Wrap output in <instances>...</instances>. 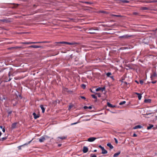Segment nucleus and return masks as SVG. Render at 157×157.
I'll list each match as a JSON object with an SVG mask.
<instances>
[{"label":"nucleus","mask_w":157,"mask_h":157,"mask_svg":"<svg viewBox=\"0 0 157 157\" xmlns=\"http://www.w3.org/2000/svg\"><path fill=\"white\" fill-rule=\"evenodd\" d=\"M48 138V137L47 136H42V137H41V138L39 139V141L40 142H43L46 139H47Z\"/></svg>","instance_id":"obj_1"},{"label":"nucleus","mask_w":157,"mask_h":157,"mask_svg":"<svg viewBox=\"0 0 157 157\" xmlns=\"http://www.w3.org/2000/svg\"><path fill=\"white\" fill-rule=\"evenodd\" d=\"M157 76V74L155 72H153L151 76V80H152L154 79Z\"/></svg>","instance_id":"obj_2"},{"label":"nucleus","mask_w":157,"mask_h":157,"mask_svg":"<svg viewBox=\"0 0 157 157\" xmlns=\"http://www.w3.org/2000/svg\"><path fill=\"white\" fill-rule=\"evenodd\" d=\"M97 139V138L94 137H91L90 138H89L87 141L90 142H93L95 140Z\"/></svg>","instance_id":"obj_3"},{"label":"nucleus","mask_w":157,"mask_h":157,"mask_svg":"<svg viewBox=\"0 0 157 157\" xmlns=\"http://www.w3.org/2000/svg\"><path fill=\"white\" fill-rule=\"evenodd\" d=\"M33 140V139L32 140H31V141L29 142L28 143H26V144H25L19 146L18 147V149L21 150V147H23V146H24L25 145H27L28 144H29L31 142V141Z\"/></svg>","instance_id":"obj_4"},{"label":"nucleus","mask_w":157,"mask_h":157,"mask_svg":"<svg viewBox=\"0 0 157 157\" xmlns=\"http://www.w3.org/2000/svg\"><path fill=\"white\" fill-rule=\"evenodd\" d=\"M42 42H23L22 43L26 44H35L38 43H41Z\"/></svg>","instance_id":"obj_5"},{"label":"nucleus","mask_w":157,"mask_h":157,"mask_svg":"<svg viewBox=\"0 0 157 157\" xmlns=\"http://www.w3.org/2000/svg\"><path fill=\"white\" fill-rule=\"evenodd\" d=\"M66 137L64 136H62L61 137H58L56 138V140L57 141H60V140H59V139H61L62 140H63L64 139H66Z\"/></svg>","instance_id":"obj_6"},{"label":"nucleus","mask_w":157,"mask_h":157,"mask_svg":"<svg viewBox=\"0 0 157 157\" xmlns=\"http://www.w3.org/2000/svg\"><path fill=\"white\" fill-rule=\"evenodd\" d=\"M57 44H70V45H72L74 44L73 43H71L69 42H57Z\"/></svg>","instance_id":"obj_7"},{"label":"nucleus","mask_w":157,"mask_h":157,"mask_svg":"<svg viewBox=\"0 0 157 157\" xmlns=\"http://www.w3.org/2000/svg\"><path fill=\"white\" fill-rule=\"evenodd\" d=\"M101 153L103 154H106L107 153V151L105 150L103 147L101 149Z\"/></svg>","instance_id":"obj_8"},{"label":"nucleus","mask_w":157,"mask_h":157,"mask_svg":"<svg viewBox=\"0 0 157 157\" xmlns=\"http://www.w3.org/2000/svg\"><path fill=\"white\" fill-rule=\"evenodd\" d=\"M88 151V148L86 147H83V151L84 153L87 152Z\"/></svg>","instance_id":"obj_9"},{"label":"nucleus","mask_w":157,"mask_h":157,"mask_svg":"<svg viewBox=\"0 0 157 157\" xmlns=\"http://www.w3.org/2000/svg\"><path fill=\"white\" fill-rule=\"evenodd\" d=\"M142 128V127L141 125H138L136 126H135L133 128V129H137L138 128Z\"/></svg>","instance_id":"obj_10"},{"label":"nucleus","mask_w":157,"mask_h":157,"mask_svg":"<svg viewBox=\"0 0 157 157\" xmlns=\"http://www.w3.org/2000/svg\"><path fill=\"white\" fill-rule=\"evenodd\" d=\"M107 145L108 147H109V148L111 149H113V147L110 143H108Z\"/></svg>","instance_id":"obj_11"},{"label":"nucleus","mask_w":157,"mask_h":157,"mask_svg":"<svg viewBox=\"0 0 157 157\" xmlns=\"http://www.w3.org/2000/svg\"><path fill=\"white\" fill-rule=\"evenodd\" d=\"M30 48H40V46H37V45H31L29 47Z\"/></svg>","instance_id":"obj_12"},{"label":"nucleus","mask_w":157,"mask_h":157,"mask_svg":"<svg viewBox=\"0 0 157 157\" xmlns=\"http://www.w3.org/2000/svg\"><path fill=\"white\" fill-rule=\"evenodd\" d=\"M121 153V151H119L118 152L115 153L113 155V157H116L117 156Z\"/></svg>","instance_id":"obj_13"},{"label":"nucleus","mask_w":157,"mask_h":157,"mask_svg":"<svg viewBox=\"0 0 157 157\" xmlns=\"http://www.w3.org/2000/svg\"><path fill=\"white\" fill-rule=\"evenodd\" d=\"M135 94L137 95H138V99L139 100H140L142 98L141 94L137 93H136Z\"/></svg>","instance_id":"obj_14"},{"label":"nucleus","mask_w":157,"mask_h":157,"mask_svg":"<svg viewBox=\"0 0 157 157\" xmlns=\"http://www.w3.org/2000/svg\"><path fill=\"white\" fill-rule=\"evenodd\" d=\"M107 105L110 107L113 108L115 107V105H113L111 104L109 102H107Z\"/></svg>","instance_id":"obj_15"},{"label":"nucleus","mask_w":157,"mask_h":157,"mask_svg":"<svg viewBox=\"0 0 157 157\" xmlns=\"http://www.w3.org/2000/svg\"><path fill=\"white\" fill-rule=\"evenodd\" d=\"M40 107L41 108V109L42 110V112L43 113H44L45 111V109L44 107L42 105H40Z\"/></svg>","instance_id":"obj_16"},{"label":"nucleus","mask_w":157,"mask_h":157,"mask_svg":"<svg viewBox=\"0 0 157 157\" xmlns=\"http://www.w3.org/2000/svg\"><path fill=\"white\" fill-rule=\"evenodd\" d=\"M151 100L150 99H145L144 101V102L146 103H149L151 102Z\"/></svg>","instance_id":"obj_17"},{"label":"nucleus","mask_w":157,"mask_h":157,"mask_svg":"<svg viewBox=\"0 0 157 157\" xmlns=\"http://www.w3.org/2000/svg\"><path fill=\"white\" fill-rule=\"evenodd\" d=\"M33 115L34 116V118L35 119H36L39 117V116L38 115H36V114L35 113H33Z\"/></svg>","instance_id":"obj_18"},{"label":"nucleus","mask_w":157,"mask_h":157,"mask_svg":"<svg viewBox=\"0 0 157 157\" xmlns=\"http://www.w3.org/2000/svg\"><path fill=\"white\" fill-rule=\"evenodd\" d=\"M101 90H102V91H103L104 90V89L102 88L99 87L96 89V91H98Z\"/></svg>","instance_id":"obj_19"},{"label":"nucleus","mask_w":157,"mask_h":157,"mask_svg":"<svg viewBox=\"0 0 157 157\" xmlns=\"http://www.w3.org/2000/svg\"><path fill=\"white\" fill-rule=\"evenodd\" d=\"M16 123L13 124L11 126L12 128H15L16 127Z\"/></svg>","instance_id":"obj_20"},{"label":"nucleus","mask_w":157,"mask_h":157,"mask_svg":"<svg viewBox=\"0 0 157 157\" xmlns=\"http://www.w3.org/2000/svg\"><path fill=\"white\" fill-rule=\"evenodd\" d=\"M126 103V101H122L120 102L119 104L120 105H122L125 104Z\"/></svg>","instance_id":"obj_21"},{"label":"nucleus","mask_w":157,"mask_h":157,"mask_svg":"<svg viewBox=\"0 0 157 157\" xmlns=\"http://www.w3.org/2000/svg\"><path fill=\"white\" fill-rule=\"evenodd\" d=\"M153 125L152 124H151L150 126L147 127V129L149 130L151 129L152 127H153Z\"/></svg>","instance_id":"obj_22"},{"label":"nucleus","mask_w":157,"mask_h":157,"mask_svg":"<svg viewBox=\"0 0 157 157\" xmlns=\"http://www.w3.org/2000/svg\"><path fill=\"white\" fill-rule=\"evenodd\" d=\"M106 75L108 77H109L111 75V73L110 72H108L106 73Z\"/></svg>","instance_id":"obj_23"},{"label":"nucleus","mask_w":157,"mask_h":157,"mask_svg":"<svg viewBox=\"0 0 157 157\" xmlns=\"http://www.w3.org/2000/svg\"><path fill=\"white\" fill-rule=\"evenodd\" d=\"M91 96L92 97L96 99L97 98V97L96 96L92 94L91 95Z\"/></svg>","instance_id":"obj_24"},{"label":"nucleus","mask_w":157,"mask_h":157,"mask_svg":"<svg viewBox=\"0 0 157 157\" xmlns=\"http://www.w3.org/2000/svg\"><path fill=\"white\" fill-rule=\"evenodd\" d=\"M80 122L79 121H78V122H75V123H72L71 124V125H74V124H77V123H79Z\"/></svg>","instance_id":"obj_25"},{"label":"nucleus","mask_w":157,"mask_h":157,"mask_svg":"<svg viewBox=\"0 0 157 157\" xmlns=\"http://www.w3.org/2000/svg\"><path fill=\"white\" fill-rule=\"evenodd\" d=\"M82 87L83 88V89H85V88H86V86L84 84H82Z\"/></svg>","instance_id":"obj_26"},{"label":"nucleus","mask_w":157,"mask_h":157,"mask_svg":"<svg viewBox=\"0 0 157 157\" xmlns=\"http://www.w3.org/2000/svg\"><path fill=\"white\" fill-rule=\"evenodd\" d=\"M129 36H128V35H127L122 36V37H125V38H127Z\"/></svg>","instance_id":"obj_27"},{"label":"nucleus","mask_w":157,"mask_h":157,"mask_svg":"<svg viewBox=\"0 0 157 157\" xmlns=\"http://www.w3.org/2000/svg\"><path fill=\"white\" fill-rule=\"evenodd\" d=\"M90 30V32H89L90 33L93 34L95 33V32L94 31H92V30Z\"/></svg>","instance_id":"obj_28"},{"label":"nucleus","mask_w":157,"mask_h":157,"mask_svg":"<svg viewBox=\"0 0 157 157\" xmlns=\"http://www.w3.org/2000/svg\"><path fill=\"white\" fill-rule=\"evenodd\" d=\"M114 139L115 141V143L116 144H117L118 143V141H117V140L116 138H114Z\"/></svg>","instance_id":"obj_29"},{"label":"nucleus","mask_w":157,"mask_h":157,"mask_svg":"<svg viewBox=\"0 0 157 157\" xmlns=\"http://www.w3.org/2000/svg\"><path fill=\"white\" fill-rule=\"evenodd\" d=\"M91 157H96V155H91Z\"/></svg>","instance_id":"obj_30"},{"label":"nucleus","mask_w":157,"mask_h":157,"mask_svg":"<svg viewBox=\"0 0 157 157\" xmlns=\"http://www.w3.org/2000/svg\"><path fill=\"white\" fill-rule=\"evenodd\" d=\"M98 147L100 148L101 149L103 147H102L101 145H99Z\"/></svg>","instance_id":"obj_31"},{"label":"nucleus","mask_w":157,"mask_h":157,"mask_svg":"<svg viewBox=\"0 0 157 157\" xmlns=\"http://www.w3.org/2000/svg\"><path fill=\"white\" fill-rule=\"evenodd\" d=\"M123 2H125V3H128V1H126V0H123Z\"/></svg>","instance_id":"obj_32"},{"label":"nucleus","mask_w":157,"mask_h":157,"mask_svg":"<svg viewBox=\"0 0 157 157\" xmlns=\"http://www.w3.org/2000/svg\"><path fill=\"white\" fill-rule=\"evenodd\" d=\"M137 136V135H136V134H135V133H134V134H133V137H136V136Z\"/></svg>","instance_id":"obj_33"},{"label":"nucleus","mask_w":157,"mask_h":157,"mask_svg":"<svg viewBox=\"0 0 157 157\" xmlns=\"http://www.w3.org/2000/svg\"><path fill=\"white\" fill-rule=\"evenodd\" d=\"M2 131L4 132L5 131V128H3L2 129Z\"/></svg>","instance_id":"obj_34"},{"label":"nucleus","mask_w":157,"mask_h":157,"mask_svg":"<svg viewBox=\"0 0 157 157\" xmlns=\"http://www.w3.org/2000/svg\"><path fill=\"white\" fill-rule=\"evenodd\" d=\"M96 94L98 95L99 97H101V95L97 93Z\"/></svg>","instance_id":"obj_35"},{"label":"nucleus","mask_w":157,"mask_h":157,"mask_svg":"<svg viewBox=\"0 0 157 157\" xmlns=\"http://www.w3.org/2000/svg\"><path fill=\"white\" fill-rule=\"evenodd\" d=\"M140 83L141 84H142L143 83V81L141 80L140 81Z\"/></svg>","instance_id":"obj_36"},{"label":"nucleus","mask_w":157,"mask_h":157,"mask_svg":"<svg viewBox=\"0 0 157 157\" xmlns=\"http://www.w3.org/2000/svg\"><path fill=\"white\" fill-rule=\"evenodd\" d=\"M90 120V119H85V120H83V121H89Z\"/></svg>","instance_id":"obj_37"},{"label":"nucleus","mask_w":157,"mask_h":157,"mask_svg":"<svg viewBox=\"0 0 157 157\" xmlns=\"http://www.w3.org/2000/svg\"><path fill=\"white\" fill-rule=\"evenodd\" d=\"M81 98L82 99H85V97H83V96H81Z\"/></svg>","instance_id":"obj_38"},{"label":"nucleus","mask_w":157,"mask_h":157,"mask_svg":"<svg viewBox=\"0 0 157 157\" xmlns=\"http://www.w3.org/2000/svg\"><path fill=\"white\" fill-rule=\"evenodd\" d=\"M112 79H113V76H110V77Z\"/></svg>","instance_id":"obj_39"},{"label":"nucleus","mask_w":157,"mask_h":157,"mask_svg":"<svg viewBox=\"0 0 157 157\" xmlns=\"http://www.w3.org/2000/svg\"><path fill=\"white\" fill-rule=\"evenodd\" d=\"M156 82V81H152L151 82L152 83H153V84L155 83Z\"/></svg>","instance_id":"obj_40"},{"label":"nucleus","mask_w":157,"mask_h":157,"mask_svg":"<svg viewBox=\"0 0 157 157\" xmlns=\"http://www.w3.org/2000/svg\"><path fill=\"white\" fill-rule=\"evenodd\" d=\"M62 144H59L58 145V146L59 147H60L61 146Z\"/></svg>","instance_id":"obj_41"},{"label":"nucleus","mask_w":157,"mask_h":157,"mask_svg":"<svg viewBox=\"0 0 157 157\" xmlns=\"http://www.w3.org/2000/svg\"><path fill=\"white\" fill-rule=\"evenodd\" d=\"M0 128H1V129H2L3 128V127L2 126H0Z\"/></svg>","instance_id":"obj_42"},{"label":"nucleus","mask_w":157,"mask_h":157,"mask_svg":"<svg viewBox=\"0 0 157 157\" xmlns=\"http://www.w3.org/2000/svg\"><path fill=\"white\" fill-rule=\"evenodd\" d=\"M97 150H94V152H96L97 151Z\"/></svg>","instance_id":"obj_43"},{"label":"nucleus","mask_w":157,"mask_h":157,"mask_svg":"<svg viewBox=\"0 0 157 157\" xmlns=\"http://www.w3.org/2000/svg\"><path fill=\"white\" fill-rule=\"evenodd\" d=\"M84 108L85 109H86L87 108V106H85L84 107Z\"/></svg>","instance_id":"obj_44"},{"label":"nucleus","mask_w":157,"mask_h":157,"mask_svg":"<svg viewBox=\"0 0 157 157\" xmlns=\"http://www.w3.org/2000/svg\"><path fill=\"white\" fill-rule=\"evenodd\" d=\"M91 108H92V107H91V106H89V107H88L89 109H91Z\"/></svg>","instance_id":"obj_45"},{"label":"nucleus","mask_w":157,"mask_h":157,"mask_svg":"<svg viewBox=\"0 0 157 157\" xmlns=\"http://www.w3.org/2000/svg\"><path fill=\"white\" fill-rule=\"evenodd\" d=\"M85 3H87V4H89L90 3L89 2H86Z\"/></svg>","instance_id":"obj_46"},{"label":"nucleus","mask_w":157,"mask_h":157,"mask_svg":"<svg viewBox=\"0 0 157 157\" xmlns=\"http://www.w3.org/2000/svg\"><path fill=\"white\" fill-rule=\"evenodd\" d=\"M1 134H2V133H1V132H0V136H1Z\"/></svg>","instance_id":"obj_47"},{"label":"nucleus","mask_w":157,"mask_h":157,"mask_svg":"<svg viewBox=\"0 0 157 157\" xmlns=\"http://www.w3.org/2000/svg\"><path fill=\"white\" fill-rule=\"evenodd\" d=\"M11 113V112H9V114H10Z\"/></svg>","instance_id":"obj_48"},{"label":"nucleus","mask_w":157,"mask_h":157,"mask_svg":"<svg viewBox=\"0 0 157 157\" xmlns=\"http://www.w3.org/2000/svg\"><path fill=\"white\" fill-rule=\"evenodd\" d=\"M111 112L112 113H115V112Z\"/></svg>","instance_id":"obj_49"},{"label":"nucleus","mask_w":157,"mask_h":157,"mask_svg":"<svg viewBox=\"0 0 157 157\" xmlns=\"http://www.w3.org/2000/svg\"><path fill=\"white\" fill-rule=\"evenodd\" d=\"M114 16H118L117 15H114Z\"/></svg>","instance_id":"obj_50"},{"label":"nucleus","mask_w":157,"mask_h":157,"mask_svg":"<svg viewBox=\"0 0 157 157\" xmlns=\"http://www.w3.org/2000/svg\"><path fill=\"white\" fill-rule=\"evenodd\" d=\"M136 82H137V83H138V82H137V81H136Z\"/></svg>","instance_id":"obj_51"},{"label":"nucleus","mask_w":157,"mask_h":157,"mask_svg":"<svg viewBox=\"0 0 157 157\" xmlns=\"http://www.w3.org/2000/svg\"><path fill=\"white\" fill-rule=\"evenodd\" d=\"M3 139H5V138H3Z\"/></svg>","instance_id":"obj_52"}]
</instances>
